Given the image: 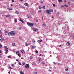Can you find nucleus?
<instances>
[{"label":"nucleus","instance_id":"obj_22","mask_svg":"<svg viewBox=\"0 0 74 74\" xmlns=\"http://www.w3.org/2000/svg\"><path fill=\"white\" fill-rule=\"evenodd\" d=\"M19 53V51H17L16 53V54H17V53Z\"/></svg>","mask_w":74,"mask_h":74},{"label":"nucleus","instance_id":"obj_14","mask_svg":"<svg viewBox=\"0 0 74 74\" xmlns=\"http://www.w3.org/2000/svg\"><path fill=\"white\" fill-rule=\"evenodd\" d=\"M8 10H12V8H8Z\"/></svg>","mask_w":74,"mask_h":74},{"label":"nucleus","instance_id":"obj_12","mask_svg":"<svg viewBox=\"0 0 74 74\" xmlns=\"http://www.w3.org/2000/svg\"><path fill=\"white\" fill-rule=\"evenodd\" d=\"M25 45L26 46V47H27V46H28V45H29V44L27 43V42H26L25 43Z\"/></svg>","mask_w":74,"mask_h":74},{"label":"nucleus","instance_id":"obj_63","mask_svg":"<svg viewBox=\"0 0 74 74\" xmlns=\"http://www.w3.org/2000/svg\"><path fill=\"white\" fill-rule=\"evenodd\" d=\"M70 3V2H68V4H69V3Z\"/></svg>","mask_w":74,"mask_h":74},{"label":"nucleus","instance_id":"obj_13","mask_svg":"<svg viewBox=\"0 0 74 74\" xmlns=\"http://www.w3.org/2000/svg\"><path fill=\"white\" fill-rule=\"evenodd\" d=\"M3 41H4V39H3V38H1L0 40V41H1V42H3Z\"/></svg>","mask_w":74,"mask_h":74},{"label":"nucleus","instance_id":"obj_29","mask_svg":"<svg viewBox=\"0 0 74 74\" xmlns=\"http://www.w3.org/2000/svg\"><path fill=\"white\" fill-rule=\"evenodd\" d=\"M43 9H45V6H43L42 7Z\"/></svg>","mask_w":74,"mask_h":74},{"label":"nucleus","instance_id":"obj_34","mask_svg":"<svg viewBox=\"0 0 74 74\" xmlns=\"http://www.w3.org/2000/svg\"><path fill=\"white\" fill-rule=\"evenodd\" d=\"M2 47V45L0 44V48H1Z\"/></svg>","mask_w":74,"mask_h":74},{"label":"nucleus","instance_id":"obj_54","mask_svg":"<svg viewBox=\"0 0 74 74\" xmlns=\"http://www.w3.org/2000/svg\"><path fill=\"white\" fill-rule=\"evenodd\" d=\"M51 71V70H49V71Z\"/></svg>","mask_w":74,"mask_h":74},{"label":"nucleus","instance_id":"obj_56","mask_svg":"<svg viewBox=\"0 0 74 74\" xmlns=\"http://www.w3.org/2000/svg\"><path fill=\"white\" fill-rule=\"evenodd\" d=\"M12 2H14V0H12Z\"/></svg>","mask_w":74,"mask_h":74},{"label":"nucleus","instance_id":"obj_36","mask_svg":"<svg viewBox=\"0 0 74 74\" xmlns=\"http://www.w3.org/2000/svg\"><path fill=\"white\" fill-rule=\"evenodd\" d=\"M17 22V20H15V21H14V22L15 23H16V22Z\"/></svg>","mask_w":74,"mask_h":74},{"label":"nucleus","instance_id":"obj_60","mask_svg":"<svg viewBox=\"0 0 74 74\" xmlns=\"http://www.w3.org/2000/svg\"><path fill=\"white\" fill-rule=\"evenodd\" d=\"M23 0H20V1H23Z\"/></svg>","mask_w":74,"mask_h":74},{"label":"nucleus","instance_id":"obj_58","mask_svg":"<svg viewBox=\"0 0 74 74\" xmlns=\"http://www.w3.org/2000/svg\"><path fill=\"white\" fill-rule=\"evenodd\" d=\"M46 41H47V40H48V39L46 38Z\"/></svg>","mask_w":74,"mask_h":74},{"label":"nucleus","instance_id":"obj_48","mask_svg":"<svg viewBox=\"0 0 74 74\" xmlns=\"http://www.w3.org/2000/svg\"><path fill=\"white\" fill-rule=\"evenodd\" d=\"M39 56H42V54H40Z\"/></svg>","mask_w":74,"mask_h":74},{"label":"nucleus","instance_id":"obj_33","mask_svg":"<svg viewBox=\"0 0 74 74\" xmlns=\"http://www.w3.org/2000/svg\"><path fill=\"white\" fill-rule=\"evenodd\" d=\"M36 53H38V51L37 50H36Z\"/></svg>","mask_w":74,"mask_h":74},{"label":"nucleus","instance_id":"obj_4","mask_svg":"<svg viewBox=\"0 0 74 74\" xmlns=\"http://www.w3.org/2000/svg\"><path fill=\"white\" fill-rule=\"evenodd\" d=\"M25 68L26 69H29V65L28 64H27L25 65Z\"/></svg>","mask_w":74,"mask_h":74},{"label":"nucleus","instance_id":"obj_15","mask_svg":"<svg viewBox=\"0 0 74 74\" xmlns=\"http://www.w3.org/2000/svg\"><path fill=\"white\" fill-rule=\"evenodd\" d=\"M24 5L25 6H27L29 5V4L27 3H25Z\"/></svg>","mask_w":74,"mask_h":74},{"label":"nucleus","instance_id":"obj_62","mask_svg":"<svg viewBox=\"0 0 74 74\" xmlns=\"http://www.w3.org/2000/svg\"><path fill=\"white\" fill-rule=\"evenodd\" d=\"M12 66H14V65L13 64H12Z\"/></svg>","mask_w":74,"mask_h":74},{"label":"nucleus","instance_id":"obj_61","mask_svg":"<svg viewBox=\"0 0 74 74\" xmlns=\"http://www.w3.org/2000/svg\"><path fill=\"white\" fill-rule=\"evenodd\" d=\"M64 2H66V0H65L64 1Z\"/></svg>","mask_w":74,"mask_h":74},{"label":"nucleus","instance_id":"obj_9","mask_svg":"<svg viewBox=\"0 0 74 74\" xmlns=\"http://www.w3.org/2000/svg\"><path fill=\"white\" fill-rule=\"evenodd\" d=\"M66 45H70L69 42H67L66 43Z\"/></svg>","mask_w":74,"mask_h":74},{"label":"nucleus","instance_id":"obj_31","mask_svg":"<svg viewBox=\"0 0 74 74\" xmlns=\"http://www.w3.org/2000/svg\"><path fill=\"white\" fill-rule=\"evenodd\" d=\"M17 55L18 56H19V57H20V56H21L20 54L19 53L17 54Z\"/></svg>","mask_w":74,"mask_h":74},{"label":"nucleus","instance_id":"obj_38","mask_svg":"<svg viewBox=\"0 0 74 74\" xmlns=\"http://www.w3.org/2000/svg\"><path fill=\"white\" fill-rule=\"evenodd\" d=\"M1 33H2V32H1V30H0V34H1Z\"/></svg>","mask_w":74,"mask_h":74},{"label":"nucleus","instance_id":"obj_7","mask_svg":"<svg viewBox=\"0 0 74 74\" xmlns=\"http://www.w3.org/2000/svg\"><path fill=\"white\" fill-rule=\"evenodd\" d=\"M21 52H22V53L23 55H24V54H25V51H24V50H22L21 51Z\"/></svg>","mask_w":74,"mask_h":74},{"label":"nucleus","instance_id":"obj_8","mask_svg":"<svg viewBox=\"0 0 74 74\" xmlns=\"http://www.w3.org/2000/svg\"><path fill=\"white\" fill-rule=\"evenodd\" d=\"M33 25H34V24L32 23H30V25H29V26L32 27V26H33Z\"/></svg>","mask_w":74,"mask_h":74},{"label":"nucleus","instance_id":"obj_2","mask_svg":"<svg viewBox=\"0 0 74 74\" xmlns=\"http://www.w3.org/2000/svg\"><path fill=\"white\" fill-rule=\"evenodd\" d=\"M9 36H15V32H14L12 31L8 33Z\"/></svg>","mask_w":74,"mask_h":74},{"label":"nucleus","instance_id":"obj_18","mask_svg":"<svg viewBox=\"0 0 74 74\" xmlns=\"http://www.w3.org/2000/svg\"><path fill=\"white\" fill-rule=\"evenodd\" d=\"M5 16H6V17H10V14H8Z\"/></svg>","mask_w":74,"mask_h":74},{"label":"nucleus","instance_id":"obj_53","mask_svg":"<svg viewBox=\"0 0 74 74\" xmlns=\"http://www.w3.org/2000/svg\"><path fill=\"white\" fill-rule=\"evenodd\" d=\"M36 22L37 23L38 22V20H36Z\"/></svg>","mask_w":74,"mask_h":74},{"label":"nucleus","instance_id":"obj_35","mask_svg":"<svg viewBox=\"0 0 74 74\" xmlns=\"http://www.w3.org/2000/svg\"><path fill=\"white\" fill-rule=\"evenodd\" d=\"M33 63H34V64H35V65H36V62H33Z\"/></svg>","mask_w":74,"mask_h":74},{"label":"nucleus","instance_id":"obj_47","mask_svg":"<svg viewBox=\"0 0 74 74\" xmlns=\"http://www.w3.org/2000/svg\"><path fill=\"white\" fill-rule=\"evenodd\" d=\"M8 73L9 74H10V73H11V72H10V71L8 72Z\"/></svg>","mask_w":74,"mask_h":74},{"label":"nucleus","instance_id":"obj_6","mask_svg":"<svg viewBox=\"0 0 74 74\" xmlns=\"http://www.w3.org/2000/svg\"><path fill=\"white\" fill-rule=\"evenodd\" d=\"M20 73L21 74H25V72L23 71H20Z\"/></svg>","mask_w":74,"mask_h":74},{"label":"nucleus","instance_id":"obj_43","mask_svg":"<svg viewBox=\"0 0 74 74\" xmlns=\"http://www.w3.org/2000/svg\"><path fill=\"white\" fill-rule=\"evenodd\" d=\"M39 61H40L41 60V58H39Z\"/></svg>","mask_w":74,"mask_h":74},{"label":"nucleus","instance_id":"obj_25","mask_svg":"<svg viewBox=\"0 0 74 74\" xmlns=\"http://www.w3.org/2000/svg\"><path fill=\"white\" fill-rule=\"evenodd\" d=\"M37 73L36 72H34L33 73V74H37Z\"/></svg>","mask_w":74,"mask_h":74},{"label":"nucleus","instance_id":"obj_37","mask_svg":"<svg viewBox=\"0 0 74 74\" xmlns=\"http://www.w3.org/2000/svg\"><path fill=\"white\" fill-rule=\"evenodd\" d=\"M66 71H68V68H67L65 69Z\"/></svg>","mask_w":74,"mask_h":74},{"label":"nucleus","instance_id":"obj_23","mask_svg":"<svg viewBox=\"0 0 74 74\" xmlns=\"http://www.w3.org/2000/svg\"><path fill=\"white\" fill-rule=\"evenodd\" d=\"M41 8H42V7H41V6H39V9H41Z\"/></svg>","mask_w":74,"mask_h":74},{"label":"nucleus","instance_id":"obj_46","mask_svg":"<svg viewBox=\"0 0 74 74\" xmlns=\"http://www.w3.org/2000/svg\"><path fill=\"white\" fill-rule=\"evenodd\" d=\"M19 65H21V64H21V63L19 62Z\"/></svg>","mask_w":74,"mask_h":74},{"label":"nucleus","instance_id":"obj_27","mask_svg":"<svg viewBox=\"0 0 74 74\" xmlns=\"http://www.w3.org/2000/svg\"><path fill=\"white\" fill-rule=\"evenodd\" d=\"M64 6L65 7H68V5H67L66 4H65V5H64Z\"/></svg>","mask_w":74,"mask_h":74},{"label":"nucleus","instance_id":"obj_5","mask_svg":"<svg viewBox=\"0 0 74 74\" xmlns=\"http://www.w3.org/2000/svg\"><path fill=\"white\" fill-rule=\"evenodd\" d=\"M33 31H34L35 32H37L38 31V29H37V28H33Z\"/></svg>","mask_w":74,"mask_h":74},{"label":"nucleus","instance_id":"obj_19","mask_svg":"<svg viewBox=\"0 0 74 74\" xmlns=\"http://www.w3.org/2000/svg\"><path fill=\"white\" fill-rule=\"evenodd\" d=\"M63 1L61 0H58V2L59 3H60V2H62Z\"/></svg>","mask_w":74,"mask_h":74},{"label":"nucleus","instance_id":"obj_24","mask_svg":"<svg viewBox=\"0 0 74 74\" xmlns=\"http://www.w3.org/2000/svg\"><path fill=\"white\" fill-rule=\"evenodd\" d=\"M12 45H14V46H15V44L14 43H12Z\"/></svg>","mask_w":74,"mask_h":74},{"label":"nucleus","instance_id":"obj_50","mask_svg":"<svg viewBox=\"0 0 74 74\" xmlns=\"http://www.w3.org/2000/svg\"><path fill=\"white\" fill-rule=\"evenodd\" d=\"M35 71H37V70H35Z\"/></svg>","mask_w":74,"mask_h":74},{"label":"nucleus","instance_id":"obj_3","mask_svg":"<svg viewBox=\"0 0 74 74\" xmlns=\"http://www.w3.org/2000/svg\"><path fill=\"white\" fill-rule=\"evenodd\" d=\"M4 48H5V51L6 52V53H7L8 52V48H7V47L6 46H4Z\"/></svg>","mask_w":74,"mask_h":74},{"label":"nucleus","instance_id":"obj_28","mask_svg":"<svg viewBox=\"0 0 74 74\" xmlns=\"http://www.w3.org/2000/svg\"><path fill=\"white\" fill-rule=\"evenodd\" d=\"M53 7H55V6H56V5L55 4H53Z\"/></svg>","mask_w":74,"mask_h":74},{"label":"nucleus","instance_id":"obj_59","mask_svg":"<svg viewBox=\"0 0 74 74\" xmlns=\"http://www.w3.org/2000/svg\"><path fill=\"white\" fill-rule=\"evenodd\" d=\"M43 3V1H42L41 2V3Z\"/></svg>","mask_w":74,"mask_h":74},{"label":"nucleus","instance_id":"obj_41","mask_svg":"<svg viewBox=\"0 0 74 74\" xmlns=\"http://www.w3.org/2000/svg\"><path fill=\"white\" fill-rule=\"evenodd\" d=\"M61 7L62 8V7H64V5H62L61 6Z\"/></svg>","mask_w":74,"mask_h":74},{"label":"nucleus","instance_id":"obj_40","mask_svg":"<svg viewBox=\"0 0 74 74\" xmlns=\"http://www.w3.org/2000/svg\"><path fill=\"white\" fill-rule=\"evenodd\" d=\"M21 22H22V23H23V22H24L23 21V20H22V21H21Z\"/></svg>","mask_w":74,"mask_h":74},{"label":"nucleus","instance_id":"obj_32","mask_svg":"<svg viewBox=\"0 0 74 74\" xmlns=\"http://www.w3.org/2000/svg\"><path fill=\"white\" fill-rule=\"evenodd\" d=\"M42 26H45V24H44L42 25Z\"/></svg>","mask_w":74,"mask_h":74},{"label":"nucleus","instance_id":"obj_21","mask_svg":"<svg viewBox=\"0 0 74 74\" xmlns=\"http://www.w3.org/2000/svg\"><path fill=\"white\" fill-rule=\"evenodd\" d=\"M36 48V47H35L34 46H32V49H34V48Z\"/></svg>","mask_w":74,"mask_h":74},{"label":"nucleus","instance_id":"obj_42","mask_svg":"<svg viewBox=\"0 0 74 74\" xmlns=\"http://www.w3.org/2000/svg\"><path fill=\"white\" fill-rule=\"evenodd\" d=\"M27 17L28 18H29L30 17L29 16V15H28L27 16Z\"/></svg>","mask_w":74,"mask_h":74},{"label":"nucleus","instance_id":"obj_17","mask_svg":"<svg viewBox=\"0 0 74 74\" xmlns=\"http://www.w3.org/2000/svg\"><path fill=\"white\" fill-rule=\"evenodd\" d=\"M15 13L16 14H19V12L18 11H16Z\"/></svg>","mask_w":74,"mask_h":74},{"label":"nucleus","instance_id":"obj_39","mask_svg":"<svg viewBox=\"0 0 74 74\" xmlns=\"http://www.w3.org/2000/svg\"><path fill=\"white\" fill-rule=\"evenodd\" d=\"M8 33V32L7 31H5V33Z\"/></svg>","mask_w":74,"mask_h":74},{"label":"nucleus","instance_id":"obj_64","mask_svg":"<svg viewBox=\"0 0 74 74\" xmlns=\"http://www.w3.org/2000/svg\"><path fill=\"white\" fill-rule=\"evenodd\" d=\"M42 20H44V18H42Z\"/></svg>","mask_w":74,"mask_h":74},{"label":"nucleus","instance_id":"obj_57","mask_svg":"<svg viewBox=\"0 0 74 74\" xmlns=\"http://www.w3.org/2000/svg\"><path fill=\"white\" fill-rule=\"evenodd\" d=\"M0 53H1V51L0 50Z\"/></svg>","mask_w":74,"mask_h":74},{"label":"nucleus","instance_id":"obj_11","mask_svg":"<svg viewBox=\"0 0 74 74\" xmlns=\"http://www.w3.org/2000/svg\"><path fill=\"white\" fill-rule=\"evenodd\" d=\"M42 42V40H38L37 41L38 42Z\"/></svg>","mask_w":74,"mask_h":74},{"label":"nucleus","instance_id":"obj_55","mask_svg":"<svg viewBox=\"0 0 74 74\" xmlns=\"http://www.w3.org/2000/svg\"><path fill=\"white\" fill-rule=\"evenodd\" d=\"M21 59H23V58H21Z\"/></svg>","mask_w":74,"mask_h":74},{"label":"nucleus","instance_id":"obj_20","mask_svg":"<svg viewBox=\"0 0 74 74\" xmlns=\"http://www.w3.org/2000/svg\"><path fill=\"white\" fill-rule=\"evenodd\" d=\"M32 42H33V43H35V42H36V41H35V40H33L32 41Z\"/></svg>","mask_w":74,"mask_h":74},{"label":"nucleus","instance_id":"obj_10","mask_svg":"<svg viewBox=\"0 0 74 74\" xmlns=\"http://www.w3.org/2000/svg\"><path fill=\"white\" fill-rule=\"evenodd\" d=\"M17 28L18 30H21L22 29V28L19 27H17Z\"/></svg>","mask_w":74,"mask_h":74},{"label":"nucleus","instance_id":"obj_16","mask_svg":"<svg viewBox=\"0 0 74 74\" xmlns=\"http://www.w3.org/2000/svg\"><path fill=\"white\" fill-rule=\"evenodd\" d=\"M27 24L29 26H30V23L28 22L27 23Z\"/></svg>","mask_w":74,"mask_h":74},{"label":"nucleus","instance_id":"obj_52","mask_svg":"<svg viewBox=\"0 0 74 74\" xmlns=\"http://www.w3.org/2000/svg\"><path fill=\"white\" fill-rule=\"evenodd\" d=\"M16 61L18 62V59H16Z\"/></svg>","mask_w":74,"mask_h":74},{"label":"nucleus","instance_id":"obj_45","mask_svg":"<svg viewBox=\"0 0 74 74\" xmlns=\"http://www.w3.org/2000/svg\"><path fill=\"white\" fill-rule=\"evenodd\" d=\"M8 58H11V56H8Z\"/></svg>","mask_w":74,"mask_h":74},{"label":"nucleus","instance_id":"obj_49","mask_svg":"<svg viewBox=\"0 0 74 74\" xmlns=\"http://www.w3.org/2000/svg\"><path fill=\"white\" fill-rule=\"evenodd\" d=\"M41 10H39L38 11V12H41Z\"/></svg>","mask_w":74,"mask_h":74},{"label":"nucleus","instance_id":"obj_44","mask_svg":"<svg viewBox=\"0 0 74 74\" xmlns=\"http://www.w3.org/2000/svg\"><path fill=\"white\" fill-rule=\"evenodd\" d=\"M25 62L23 63V65H25Z\"/></svg>","mask_w":74,"mask_h":74},{"label":"nucleus","instance_id":"obj_1","mask_svg":"<svg viewBox=\"0 0 74 74\" xmlns=\"http://www.w3.org/2000/svg\"><path fill=\"white\" fill-rule=\"evenodd\" d=\"M53 10L52 9H50L49 10H46V12L47 14H51V12H53Z\"/></svg>","mask_w":74,"mask_h":74},{"label":"nucleus","instance_id":"obj_26","mask_svg":"<svg viewBox=\"0 0 74 74\" xmlns=\"http://www.w3.org/2000/svg\"><path fill=\"white\" fill-rule=\"evenodd\" d=\"M19 21H20V22H21V21H22V20L21 19V18H19Z\"/></svg>","mask_w":74,"mask_h":74},{"label":"nucleus","instance_id":"obj_51","mask_svg":"<svg viewBox=\"0 0 74 74\" xmlns=\"http://www.w3.org/2000/svg\"><path fill=\"white\" fill-rule=\"evenodd\" d=\"M9 68L10 69H11V66H9Z\"/></svg>","mask_w":74,"mask_h":74},{"label":"nucleus","instance_id":"obj_30","mask_svg":"<svg viewBox=\"0 0 74 74\" xmlns=\"http://www.w3.org/2000/svg\"><path fill=\"white\" fill-rule=\"evenodd\" d=\"M42 64H43V65H44V64H45V63L42 62Z\"/></svg>","mask_w":74,"mask_h":74}]
</instances>
